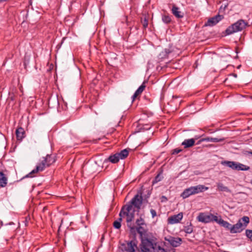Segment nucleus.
<instances>
[{
	"mask_svg": "<svg viewBox=\"0 0 252 252\" xmlns=\"http://www.w3.org/2000/svg\"><path fill=\"white\" fill-rule=\"evenodd\" d=\"M142 194L141 191H138L130 201L122 206L119 213L121 217H126V222L127 226L129 229V237L131 240H137L136 235L138 233L136 226L132 223L135 217V210H133L132 212L130 211L133 206L137 209L138 212L140 209L143 200Z\"/></svg>",
	"mask_w": 252,
	"mask_h": 252,
	"instance_id": "nucleus-1",
	"label": "nucleus"
},
{
	"mask_svg": "<svg viewBox=\"0 0 252 252\" xmlns=\"http://www.w3.org/2000/svg\"><path fill=\"white\" fill-rule=\"evenodd\" d=\"M145 225H138L136 226L137 233L140 235L141 243L140 248L141 252H152V249H155L156 246V243H153L152 240L148 238H144L143 236L147 232Z\"/></svg>",
	"mask_w": 252,
	"mask_h": 252,
	"instance_id": "nucleus-2",
	"label": "nucleus"
},
{
	"mask_svg": "<svg viewBox=\"0 0 252 252\" xmlns=\"http://www.w3.org/2000/svg\"><path fill=\"white\" fill-rule=\"evenodd\" d=\"M55 156L52 155L47 154L43 159L38 165H36L35 169L32 170L30 173L26 175L23 178L32 177L33 174L37 173L39 171H42L46 167H49L56 161Z\"/></svg>",
	"mask_w": 252,
	"mask_h": 252,
	"instance_id": "nucleus-3",
	"label": "nucleus"
},
{
	"mask_svg": "<svg viewBox=\"0 0 252 252\" xmlns=\"http://www.w3.org/2000/svg\"><path fill=\"white\" fill-rule=\"evenodd\" d=\"M249 23L243 19H239L230 26L222 32L223 36H226L234 33L241 32L249 27Z\"/></svg>",
	"mask_w": 252,
	"mask_h": 252,
	"instance_id": "nucleus-4",
	"label": "nucleus"
},
{
	"mask_svg": "<svg viewBox=\"0 0 252 252\" xmlns=\"http://www.w3.org/2000/svg\"><path fill=\"white\" fill-rule=\"evenodd\" d=\"M138 241L137 240H131L125 241L121 244V250L123 252H135L137 249Z\"/></svg>",
	"mask_w": 252,
	"mask_h": 252,
	"instance_id": "nucleus-5",
	"label": "nucleus"
},
{
	"mask_svg": "<svg viewBox=\"0 0 252 252\" xmlns=\"http://www.w3.org/2000/svg\"><path fill=\"white\" fill-rule=\"evenodd\" d=\"M224 18V16L222 15L218 14V15L210 18L208 19L207 21L204 24V27H213L215 26L220 21Z\"/></svg>",
	"mask_w": 252,
	"mask_h": 252,
	"instance_id": "nucleus-6",
	"label": "nucleus"
},
{
	"mask_svg": "<svg viewBox=\"0 0 252 252\" xmlns=\"http://www.w3.org/2000/svg\"><path fill=\"white\" fill-rule=\"evenodd\" d=\"M165 240L167 242L173 247H177L181 245L182 242V239L180 237H174L169 236L165 237Z\"/></svg>",
	"mask_w": 252,
	"mask_h": 252,
	"instance_id": "nucleus-7",
	"label": "nucleus"
},
{
	"mask_svg": "<svg viewBox=\"0 0 252 252\" xmlns=\"http://www.w3.org/2000/svg\"><path fill=\"white\" fill-rule=\"evenodd\" d=\"M245 228L242 222L238 221L235 224L232 225L230 228L231 233H237L242 232Z\"/></svg>",
	"mask_w": 252,
	"mask_h": 252,
	"instance_id": "nucleus-8",
	"label": "nucleus"
},
{
	"mask_svg": "<svg viewBox=\"0 0 252 252\" xmlns=\"http://www.w3.org/2000/svg\"><path fill=\"white\" fill-rule=\"evenodd\" d=\"M47 99L50 107H54L59 105L60 103L59 95H50Z\"/></svg>",
	"mask_w": 252,
	"mask_h": 252,
	"instance_id": "nucleus-9",
	"label": "nucleus"
},
{
	"mask_svg": "<svg viewBox=\"0 0 252 252\" xmlns=\"http://www.w3.org/2000/svg\"><path fill=\"white\" fill-rule=\"evenodd\" d=\"M183 213H180L177 215H173L168 219V222L170 224H175L179 222L183 218Z\"/></svg>",
	"mask_w": 252,
	"mask_h": 252,
	"instance_id": "nucleus-10",
	"label": "nucleus"
},
{
	"mask_svg": "<svg viewBox=\"0 0 252 252\" xmlns=\"http://www.w3.org/2000/svg\"><path fill=\"white\" fill-rule=\"evenodd\" d=\"M15 134L18 141H21L26 136L25 130L22 127H19L16 129Z\"/></svg>",
	"mask_w": 252,
	"mask_h": 252,
	"instance_id": "nucleus-11",
	"label": "nucleus"
},
{
	"mask_svg": "<svg viewBox=\"0 0 252 252\" xmlns=\"http://www.w3.org/2000/svg\"><path fill=\"white\" fill-rule=\"evenodd\" d=\"M191 187L192 189L194 194L204 192L208 189V187H206L203 185H199L196 186H191Z\"/></svg>",
	"mask_w": 252,
	"mask_h": 252,
	"instance_id": "nucleus-12",
	"label": "nucleus"
},
{
	"mask_svg": "<svg viewBox=\"0 0 252 252\" xmlns=\"http://www.w3.org/2000/svg\"><path fill=\"white\" fill-rule=\"evenodd\" d=\"M172 14L177 18H182L184 16V13L179 11V8L175 5H173L171 9Z\"/></svg>",
	"mask_w": 252,
	"mask_h": 252,
	"instance_id": "nucleus-13",
	"label": "nucleus"
},
{
	"mask_svg": "<svg viewBox=\"0 0 252 252\" xmlns=\"http://www.w3.org/2000/svg\"><path fill=\"white\" fill-rule=\"evenodd\" d=\"M224 140V138H212V137H207L205 138H202L200 139L197 143L196 144L198 145L203 141H211L213 142H219L223 141Z\"/></svg>",
	"mask_w": 252,
	"mask_h": 252,
	"instance_id": "nucleus-14",
	"label": "nucleus"
},
{
	"mask_svg": "<svg viewBox=\"0 0 252 252\" xmlns=\"http://www.w3.org/2000/svg\"><path fill=\"white\" fill-rule=\"evenodd\" d=\"M197 219L199 221L202 222L208 223L211 221L210 214L209 215H205L203 213H200Z\"/></svg>",
	"mask_w": 252,
	"mask_h": 252,
	"instance_id": "nucleus-15",
	"label": "nucleus"
},
{
	"mask_svg": "<svg viewBox=\"0 0 252 252\" xmlns=\"http://www.w3.org/2000/svg\"><path fill=\"white\" fill-rule=\"evenodd\" d=\"M194 195L193 192L192 191V189L191 187L188 188L184 189L183 192L181 194V197H182L183 199H186L190 195Z\"/></svg>",
	"mask_w": 252,
	"mask_h": 252,
	"instance_id": "nucleus-16",
	"label": "nucleus"
},
{
	"mask_svg": "<svg viewBox=\"0 0 252 252\" xmlns=\"http://www.w3.org/2000/svg\"><path fill=\"white\" fill-rule=\"evenodd\" d=\"M172 51L168 48L164 49L158 55V58L160 60H163L168 58V55Z\"/></svg>",
	"mask_w": 252,
	"mask_h": 252,
	"instance_id": "nucleus-17",
	"label": "nucleus"
},
{
	"mask_svg": "<svg viewBox=\"0 0 252 252\" xmlns=\"http://www.w3.org/2000/svg\"><path fill=\"white\" fill-rule=\"evenodd\" d=\"M195 144L194 139H185L182 143V145L184 146L185 148H188L192 147Z\"/></svg>",
	"mask_w": 252,
	"mask_h": 252,
	"instance_id": "nucleus-18",
	"label": "nucleus"
},
{
	"mask_svg": "<svg viewBox=\"0 0 252 252\" xmlns=\"http://www.w3.org/2000/svg\"><path fill=\"white\" fill-rule=\"evenodd\" d=\"M120 159L116 153L111 155L107 158L105 159L104 161H110L112 163H116L119 161Z\"/></svg>",
	"mask_w": 252,
	"mask_h": 252,
	"instance_id": "nucleus-19",
	"label": "nucleus"
},
{
	"mask_svg": "<svg viewBox=\"0 0 252 252\" xmlns=\"http://www.w3.org/2000/svg\"><path fill=\"white\" fill-rule=\"evenodd\" d=\"M7 184V178L2 171H0V187L3 188L6 186Z\"/></svg>",
	"mask_w": 252,
	"mask_h": 252,
	"instance_id": "nucleus-20",
	"label": "nucleus"
},
{
	"mask_svg": "<svg viewBox=\"0 0 252 252\" xmlns=\"http://www.w3.org/2000/svg\"><path fill=\"white\" fill-rule=\"evenodd\" d=\"M129 151L127 149H124L119 153H117L119 159H125L128 155Z\"/></svg>",
	"mask_w": 252,
	"mask_h": 252,
	"instance_id": "nucleus-21",
	"label": "nucleus"
},
{
	"mask_svg": "<svg viewBox=\"0 0 252 252\" xmlns=\"http://www.w3.org/2000/svg\"><path fill=\"white\" fill-rule=\"evenodd\" d=\"M219 224L221 225L222 226L224 227V228L229 230L230 231V228L231 226V224L228 222L224 220L221 219V217L220 216V221H219Z\"/></svg>",
	"mask_w": 252,
	"mask_h": 252,
	"instance_id": "nucleus-22",
	"label": "nucleus"
},
{
	"mask_svg": "<svg viewBox=\"0 0 252 252\" xmlns=\"http://www.w3.org/2000/svg\"><path fill=\"white\" fill-rule=\"evenodd\" d=\"M146 81H144L142 85L133 94H141L146 88Z\"/></svg>",
	"mask_w": 252,
	"mask_h": 252,
	"instance_id": "nucleus-23",
	"label": "nucleus"
},
{
	"mask_svg": "<svg viewBox=\"0 0 252 252\" xmlns=\"http://www.w3.org/2000/svg\"><path fill=\"white\" fill-rule=\"evenodd\" d=\"M218 189L221 191H225L230 192L231 190L226 186H224L222 183H219L217 185Z\"/></svg>",
	"mask_w": 252,
	"mask_h": 252,
	"instance_id": "nucleus-24",
	"label": "nucleus"
},
{
	"mask_svg": "<svg viewBox=\"0 0 252 252\" xmlns=\"http://www.w3.org/2000/svg\"><path fill=\"white\" fill-rule=\"evenodd\" d=\"M226 165L228 166L229 167L235 169L237 170V164L235 161H226L224 162Z\"/></svg>",
	"mask_w": 252,
	"mask_h": 252,
	"instance_id": "nucleus-25",
	"label": "nucleus"
},
{
	"mask_svg": "<svg viewBox=\"0 0 252 252\" xmlns=\"http://www.w3.org/2000/svg\"><path fill=\"white\" fill-rule=\"evenodd\" d=\"M238 221H240V222H242L243 225H244V227L245 228V227L247 226L248 224L250 222V219L247 216H244L241 219H239Z\"/></svg>",
	"mask_w": 252,
	"mask_h": 252,
	"instance_id": "nucleus-26",
	"label": "nucleus"
},
{
	"mask_svg": "<svg viewBox=\"0 0 252 252\" xmlns=\"http://www.w3.org/2000/svg\"><path fill=\"white\" fill-rule=\"evenodd\" d=\"M122 221V217H120L117 220L113 222V226L116 229H120L121 227V222Z\"/></svg>",
	"mask_w": 252,
	"mask_h": 252,
	"instance_id": "nucleus-27",
	"label": "nucleus"
},
{
	"mask_svg": "<svg viewBox=\"0 0 252 252\" xmlns=\"http://www.w3.org/2000/svg\"><path fill=\"white\" fill-rule=\"evenodd\" d=\"M162 22L166 24H168L171 22V17L168 15H162Z\"/></svg>",
	"mask_w": 252,
	"mask_h": 252,
	"instance_id": "nucleus-28",
	"label": "nucleus"
},
{
	"mask_svg": "<svg viewBox=\"0 0 252 252\" xmlns=\"http://www.w3.org/2000/svg\"><path fill=\"white\" fill-rule=\"evenodd\" d=\"M141 21L142 24L143 28L146 29L148 26V18L146 15L141 19Z\"/></svg>",
	"mask_w": 252,
	"mask_h": 252,
	"instance_id": "nucleus-29",
	"label": "nucleus"
},
{
	"mask_svg": "<svg viewBox=\"0 0 252 252\" xmlns=\"http://www.w3.org/2000/svg\"><path fill=\"white\" fill-rule=\"evenodd\" d=\"M162 173V170H161L159 173L155 177L154 180L153 181V184H156L159 181H160L163 177L161 176Z\"/></svg>",
	"mask_w": 252,
	"mask_h": 252,
	"instance_id": "nucleus-30",
	"label": "nucleus"
},
{
	"mask_svg": "<svg viewBox=\"0 0 252 252\" xmlns=\"http://www.w3.org/2000/svg\"><path fill=\"white\" fill-rule=\"evenodd\" d=\"M250 167L248 166L241 163L237 164V170L247 171L250 169Z\"/></svg>",
	"mask_w": 252,
	"mask_h": 252,
	"instance_id": "nucleus-31",
	"label": "nucleus"
},
{
	"mask_svg": "<svg viewBox=\"0 0 252 252\" xmlns=\"http://www.w3.org/2000/svg\"><path fill=\"white\" fill-rule=\"evenodd\" d=\"M193 226L190 223L189 225L184 227V231L188 234H190L193 232Z\"/></svg>",
	"mask_w": 252,
	"mask_h": 252,
	"instance_id": "nucleus-32",
	"label": "nucleus"
},
{
	"mask_svg": "<svg viewBox=\"0 0 252 252\" xmlns=\"http://www.w3.org/2000/svg\"><path fill=\"white\" fill-rule=\"evenodd\" d=\"M137 226H138V225H145V227H146L147 225H146V223H145V221L144 220V219L142 217H140L139 219H137L136 220V222H135Z\"/></svg>",
	"mask_w": 252,
	"mask_h": 252,
	"instance_id": "nucleus-33",
	"label": "nucleus"
},
{
	"mask_svg": "<svg viewBox=\"0 0 252 252\" xmlns=\"http://www.w3.org/2000/svg\"><path fill=\"white\" fill-rule=\"evenodd\" d=\"M153 250L155 252H167L164 249L161 248L160 246H158L157 247V245L155 246V249H152V252H153Z\"/></svg>",
	"mask_w": 252,
	"mask_h": 252,
	"instance_id": "nucleus-34",
	"label": "nucleus"
},
{
	"mask_svg": "<svg viewBox=\"0 0 252 252\" xmlns=\"http://www.w3.org/2000/svg\"><path fill=\"white\" fill-rule=\"evenodd\" d=\"M210 219L211 220V221H215L219 224L220 217H218L216 216L210 214Z\"/></svg>",
	"mask_w": 252,
	"mask_h": 252,
	"instance_id": "nucleus-35",
	"label": "nucleus"
},
{
	"mask_svg": "<svg viewBox=\"0 0 252 252\" xmlns=\"http://www.w3.org/2000/svg\"><path fill=\"white\" fill-rule=\"evenodd\" d=\"M246 235L247 237L252 241V230L247 229L246 230Z\"/></svg>",
	"mask_w": 252,
	"mask_h": 252,
	"instance_id": "nucleus-36",
	"label": "nucleus"
},
{
	"mask_svg": "<svg viewBox=\"0 0 252 252\" xmlns=\"http://www.w3.org/2000/svg\"><path fill=\"white\" fill-rule=\"evenodd\" d=\"M182 151V150L180 149H178V148L175 149L172 151V154H173V155L177 154L179 153L180 152H181Z\"/></svg>",
	"mask_w": 252,
	"mask_h": 252,
	"instance_id": "nucleus-37",
	"label": "nucleus"
},
{
	"mask_svg": "<svg viewBox=\"0 0 252 252\" xmlns=\"http://www.w3.org/2000/svg\"><path fill=\"white\" fill-rule=\"evenodd\" d=\"M150 212L151 213L152 217L153 218H154L157 216V212L154 209H151L150 210Z\"/></svg>",
	"mask_w": 252,
	"mask_h": 252,
	"instance_id": "nucleus-38",
	"label": "nucleus"
},
{
	"mask_svg": "<svg viewBox=\"0 0 252 252\" xmlns=\"http://www.w3.org/2000/svg\"><path fill=\"white\" fill-rule=\"evenodd\" d=\"M140 95H132L131 98H132V102H133L136 98H138L139 99Z\"/></svg>",
	"mask_w": 252,
	"mask_h": 252,
	"instance_id": "nucleus-39",
	"label": "nucleus"
},
{
	"mask_svg": "<svg viewBox=\"0 0 252 252\" xmlns=\"http://www.w3.org/2000/svg\"><path fill=\"white\" fill-rule=\"evenodd\" d=\"M166 201H167V197L164 195L162 196L161 197V201L162 202H165Z\"/></svg>",
	"mask_w": 252,
	"mask_h": 252,
	"instance_id": "nucleus-40",
	"label": "nucleus"
},
{
	"mask_svg": "<svg viewBox=\"0 0 252 252\" xmlns=\"http://www.w3.org/2000/svg\"><path fill=\"white\" fill-rule=\"evenodd\" d=\"M98 80V79H97L96 78H95V79H94L93 80V83H94V84H96V83H97Z\"/></svg>",
	"mask_w": 252,
	"mask_h": 252,
	"instance_id": "nucleus-41",
	"label": "nucleus"
},
{
	"mask_svg": "<svg viewBox=\"0 0 252 252\" xmlns=\"http://www.w3.org/2000/svg\"><path fill=\"white\" fill-rule=\"evenodd\" d=\"M200 136H195L194 137V138H193V139H195V140L198 139L199 138H200Z\"/></svg>",
	"mask_w": 252,
	"mask_h": 252,
	"instance_id": "nucleus-42",
	"label": "nucleus"
},
{
	"mask_svg": "<svg viewBox=\"0 0 252 252\" xmlns=\"http://www.w3.org/2000/svg\"><path fill=\"white\" fill-rule=\"evenodd\" d=\"M178 97V95H172V98L173 99H174V98H177Z\"/></svg>",
	"mask_w": 252,
	"mask_h": 252,
	"instance_id": "nucleus-43",
	"label": "nucleus"
},
{
	"mask_svg": "<svg viewBox=\"0 0 252 252\" xmlns=\"http://www.w3.org/2000/svg\"><path fill=\"white\" fill-rule=\"evenodd\" d=\"M14 96H15V95H13V96H12L11 97V99L12 100H14Z\"/></svg>",
	"mask_w": 252,
	"mask_h": 252,
	"instance_id": "nucleus-44",
	"label": "nucleus"
},
{
	"mask_svg": "<svg viewBox=\"0 0 252 252\" xmlns=\"http://www.w3.org/2000/svg\"><path fill=\"white\" fill-rule=\"evenodd\" d=\"M8 0H0V2H4V1H7Z\"/></svg>",
	"mask_w": 252,
	"mask_h": 252,
	"instance_id": "nucleus-45",
	"label": "nucleus"
},
{
	"mask_svg": "<svg viewBox=\"0 0 252 252\" xmlns=\"http://www.w3.org/2000/svg\"><path fill=\"white\" fill-rule=\"evenodd\" d=\"M250 155H252V151H250V152H247Z\"/></svg>",
	"mask_w": 252,
	"mask_h": 252,
	"instance_id": "nucleus-46",
	"label": "nucleus"
},
{
	"mask_svg": "<svg viewBox=\"0 0 252 252\" xmlns=\"http://www.w3.org/2000/svg\"><path fill=\"white\" fill-rule=\"evenodd\" d=\"M227 7V5H224V7H223V9H224H224H226V8Z\"/></svg>",
	"mask_w": 252,
	"mask_h": 252,
	"instance_id": "nucleus-47",
	"label": "nucleus"
},
{
	"mask_svg": "<svg viewBox=\"0 0 252 252\" xmlns=\"http://www.w3.org/2000/svg\"><path fill=\"white\" fill-rule=\"evenodd\" d=\"M150 127H146L145 128H144V129H150Z\"/></svg>",
	"mask_w": 252,
	"mask_h": 252,
	"instance_id": "nucleus-48",
	"label": "nucleus"
},
{
	"mask_svg": "<svg viewBox=\"0 0 252 252\" xmlns=\"http://www.w3.org/2000/svg\"><path fill=\"white\" fill-rule=\"evenodd\" d=\"M249 98L251 99H252V95H249Z\"/></svg>",
	"mask_w": 252,
	"mask_h": 252,
	"instance_id": "nucleus-49",
	"label": "nucleus"
},
{
	"mask_svg": "<svg viewBox=\"0 0 252 252\" xmlns=\"http://www.w3.org/2000/svg\"><path fill=\"white\" fill-rule=\"evenodd\" d=\"M150 194H149V193H148V195H147V197H146V198H148V197H149V196H150Z\"/></svg>",
	"mask_w": 252,
	"mask_h": 252,
	"instance_id": "nucleus-50",
	"label": "nucleus"
},
{
	"mask_svg": "<svg viewBox=\"0 0 252 252\" xmlns=\"http://www.w3.org/2000/svg\"><path fill=\"white\" fill-rule=\"evenodd\" d=\"M145 144L144 142H142L140 144V146L141 145H144Z\"/></svg>",
	"mask_w": 252,
	"mask_h": 252,
	"instance_id": "nucleus-51",
	"label": "nucleus"
},
{
	"mask_svg": "<svg viewBox=\"0 0 252 252\" xmlns=\"http://www.w3.org/2000/svg\"><path fill=\"white\" fill-rule=\"evenodd\" d=\"M163 95L161 96L160 97V99L161 100V99H163Z\"/></svg>",
	"mask_w": 252,
	"mask_h": 252,
	"instance_id": "nucleus-52",
	"label": "nucleus"
},
{
	"mask_svg": "<svg viewBox=\"0 0 252 252\" xmlns=\"http://www.w3.org/2000/svg\"><path fill=\"white\" fill-rule=\"evenodd\" d=\"M13 224V222H10V223H9V224H10V225H11V224Z\"/></svg>",
	"mask_w": 252,
	"mask_h": 252,
	"instance_id": "nucleus-53",
	"label": "nucleus"
},
{
	"mask_svg": "<svg viewBox=\"0 0 252 252\" xmlns=\"http://www.w3.org/2000/svg\"><path fill=\"white\" fill-rule=\"evenodd\" d=\"M62 95H60V97L62 98V100L63 101L64 100H63V98H62Z\"/></svg>",
	"mask_w": 252,
	"mask_h": 252,
	"instance_id": "nucleus-54",
	"label": "nucleus"
},
{
	"mask_svg": "<svg viewBox=\"0 0 252 252\" xmlns=\"http://www.w3.org/2000/svg\"><path fill=\"white\" fill-rule=\"evenodd\" d=\"M159 66H157V68L158 70L159 69Z\"/></svg>",
	"mask_w": 252,
	"mask_h": 252,
	"instance_id": "nucleus-55",
	"label": "nucleus"
},
{
	"mask_svg": "<svg viewBox=\"0 0 252 252\" xmlns=\"http://www.w3.org/2000/svg\"><path fill=\"white\" fill-rule=\"evenodd\" d=\"M242 96L243 97H245V96H246L247 95H242Z\"/></svg>",
	"mask_w": 252,
	"mask_h": 252,
	"instance_id": "nucleus-56",
	"label": "nucleus"
},
{
	"mask_svg": "<svg viewBox=\"0 0 252 252\" xmlns=\"http://www.w3.org/2000/svg\"><path fill=\"white\" fill-rule=\"evenodd\" d=\"M251 183H252V180Z\"/></svg>",
	"mask_w": 252,
	"mask_h": 252,
	"instance_id": "nucleus-57",
	"label": "nucleus"
}]
</instances>
